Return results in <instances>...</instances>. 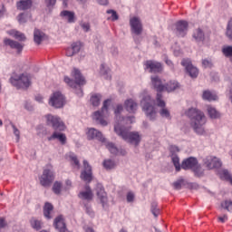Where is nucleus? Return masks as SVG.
Here are the masks:
<instances>
[{"instance_id": "25", "label": "nucleus", "mask_w": 232, "mask_h": 232, "mask_svg": "<svg viewBox=\"0 0 232 232\" xmlns=\"http://www.w3.org/2000/svg\"><path fill=\"white\" fill-rule=\"evenodd\" d=\"M57 139L63 146L66 144V134L54 131L52 136L48 137V140H55Z\"/></svg>"}, {"instance_id": "36", "label": "nucleus", "mask_w": 232, "mask_h": 232, "mask_svg": "<svg viewBox=\"0 0 232 232\" xmlns=\"http://www.w3.org/2000/svg\"><path fill=\"white\" fill-rule=\"evenodd\" d=\"M202 99L204 101H208L209 102H211V101H217L218 97L217 96V94L211 92L210 91H205L203 92Z\"/></svg>"}, {"instance_id": "31", "label": "nucleus", "mask_w": 232, "mask_h": 232, "mask_svg": "<svg viewBox=\"0 0 232 232\" xmlns=\"http://www.w3.org/2000/svg\"><path fill=\"white\" fill-rule=\"evenodd\" d=\"M44 37H46V34H44L41 30L34 29V41L36 44H41V43L44 41Z\"/></svg>"}, {"instance_id": "17", "label": "nucleus", "mask_w": 232, "mask_h": 232, "mask_svg": "<svg viewBox=\"0 0 232 232\" xmlns=\"http://www.w3.org/2000/svg\"><path fill=\"white\" fill-rule=\"evenodd\" d=\"M86 135L88 140H93V139H96V140H100V142H106V138H104L102 132L97 130L95 128L88 129Z\"/></svg>"}, {"instance_id": "20", "label": "nucleus", "mask_w": 232, "mask_h": 232, "mask_svg": "<svg viewBox=\"0 0 232 232\" xmlns=\"http://www.w3.org/2000/svg\"><path fill=\"white\" fill-rule=\"evenodd\" d=\"M79 198L81 200H86L87 202H91V200H93V192L92 191V188H90V185H85V190L81 191L78 194Z\"/></svg>"}, {"instance_id": "51", "label": "nucleus", "mask_w": 232, "mask_h": 232, "mask_svg": "<svg viewBox=\"0 0 232 232\" xmlns=\"http://www.w3.org/2000/svg\"><path fill=\"white\" fill-rule=\"evenodd\" d=\"M203 68H213V62L211 60L204 59L202 60Z\"/></svg>"}, {"instance_id": "18", "label": "nucleus", "mask_w": 232, "mask_h": 232, "mask_svg": "<svg viewBox=\"0 0 232 232\" xmlns=\"http://www.w3.org/2000/svg\"><path fill=\"white\" fill-rule=\"evenodd\" d=\"M145 66L147 70H150V73H159L162 72V64L159 62L147 61Z\"/></svg>"}, {"instance_id": "29", "label": "nucleus", "mask_w": 232, "mask_h": 232, "mask_svg": "<svg viewBox=\"0 0 232 232\" xmlns=\"http://www.w3.org/2000/svg\"><path fill=\"white\" fill-rule=\"evenodd\" d=\"M60 16L66 19L68 23H75V13L68 10H63L60 13Z\"/></svg>"}, {"instance_id": "32", "label": "nucleus", "mask_w": 232, "mask_h": 232, "mask_svg": "<svg viewBox=\"0 0 232 232\" xmlns=\"http://www.w3.org/2000/svg\"><path fill=\"white\" fill-rule=\"evenodd\" d=\"M207 111L208 117L211 119H220V112L215 107L208 105Z\"/></svg>"}, {"instance_id": "28", "label": "nucleus", "mask_w": 232, "mask_h": 232, "mask_svg": "<svg viewBox=\"0 0 232 232\" xmlns=\"http://www.w3.org/2000/svg\"><path fill=\"white\" fill-rule=\"evenodd\" d=\"M192 37L196 41V43H204V40L206 39V34H204V31H202V29L198 28L194 31Z\"/></svg>"}, {"instance_id": "15", "label": "nucleus", "mask_w": 232, "mask_h": 232, "mask_svg": "<svg viewBox=\"0 0 232 232\" xmlns=\"http://www.w3.org/2000/svg\"><path fill=\"white\" fill-rule=\"evenodd\" d=\"M181 65L184 66L186 72L192 79H197L198 77V69L191 63V60L183 59L181 61Z\"/></svg>"}, {"instance_id": "38", "label": "nucleus", "mask_w": 232, "mask_h": 232, "mask_svg": "<svg viewBox=\"0 0 232 232\" xmlns=\"http://www.w3.org/2000/svg\"><path fill=\"white\" fill-rule=\"evenodd\" d=\"M107 150H109L110 153L112 155H117L119 153V149L115 146L113 142H108L105 144Z\"/></svg>"}, {"instance_id": "14", "label": "nucleus", "mask_w": 232, "mask_h": 232, "mask_svg": "<svg viewBox=\"0 0 232 232\" xmlns=\"http://www.w3.org/2000/svg\"><path fill=\"white\" fill-rule=\"evenodd\" d=\"M49 104L53 108H63L64 106V95L61 92L53 93L49 100Z\"/></svg>"}, {"instance_id": "50", "label": "nucleus", "mask_w": 232, "mask_h": 232, "mask_svg": "<svg viewBox=\"0 0 232 232\" xmlns=\"http://www.w3.org/2000/svg\"><path fill=\"white\" fill-rule=\"evenodd\" d=\"M44 3L45 6H47L49 10H52V8H53V6H55L57 4V0H45Z\"/></svg>"}, {"instance_id": "9", "label": "nucleus", "mask_w": 232, "mask_h": 232, "mask_svg": "<svg viewBox=\"0 0 232 232\" xmlns=\"http://www.w3.org/2000/svg\"><path fill=\"white\" fill-rule=\"evenodd\" d=\"M53 180H55V172H53V169H44L42 176L40 177L41 186H44V188H48V186H50Z\"/></svg>"}, {"instance_id": "35", "label": "nucleus", "mask_w": 232, "mask_h": 232, "mask_svg": "<svg viewBox=\"0 0 232 232\" xmlns=\"http://www.w3.org/2000/svg\"><path fill=\"white\" fill-rule=\"evenodd\" d=\"M30 224L33 229H35V231H39L40 229H43V221L39 220L35 218H33L30 219Z\"/></svg>"}, {"instance_id": "5", "label": "nucleus", "mask_w": 232, "mask_h": 232, "mask_svg": "<svg viewBox=\"0 0 232 232\" xmlns=\"http://www.w3.org/2000/svg\"><path fill=\"white\" fill-rule=\"evenodd\" d=\"M11 84L15 86V88H30V84H32V75L28 74V72H24L18 76H14L10 79Z\"/></svg>"}, {"instance_id": "34", "label": "nucleus", "mask_w": 232, "mask_h": 232, "mask_svg": "<svg viewBox=\"0 0 232 232\" xmlns=\"http://www.w3.org/2000/svg\"><path fill=\"white\" fill-rule=\"evenodd\" d=\"M102 99V95L101 93H93L91 96L90 102L92 106H99L101 104V101Z\"/></svg>"}, {"instance_id": "7", "label": "nucleus", "mask_w": 232, "mask_h": 232, "mask_svg": "<svg viewBox=\"0 0 232 232\" xmlns=\"http://www.w3.org/2000/svg\"><path fill=\"white\" fill-rule=\"evenodd\" d=\"M72 77L74 78V81L72 80L70 77H64V82L68 84V86H77V84H86V80L81 71L77 68H73L72 71Z\"/></svg>"}, {"instance_id": "60", "label": "nucleus", "mask_w": 232, "mask_h": 232, "mask_svg": "<svg viewBox=\"0 0 232 232\" xmlns=\"http://www.w3.org/2000/svg\"><path fill=\"white\" fill-rule=\"evenodd\" d=\"M66 55L67 57H72V55H75V53H73V50L72 49V47L66 50Z\"/></svg>"}, {"instance_id": "23", "label": "nucleus", "mask_w": 232, "mask_h": 232, "mask_svg": "<svg viewBox=\"0 0 232 232\" xmlns=\"http://www.w3.org/2000/svg\"><path fill=\"white\" fill-rule=\"evenodd\" d=\"M33 5H34V2L32 0H20L16 2V8L17 10L24 12L26 10H30Z\"/></svg>"}, {"instance_id": "40", "label": "nucleus", "mask_w": 232, "mask_h": 232, "mask_svg": "<svg viewBox=\"0 0 232 232\" xmlns=\"http://www.w3.org/2000/svg\"><path fill=\"white\" fill-rule=\"evenodd\" d=\"M11 35H14L15 39H18V41H25L26 36H24V34L18 32V31H11L10 32Z\"/></svg>"}, {"instance_id": "26", "label": "nucleus", "mask_w": 232, "mask_h": 232, "mask_svg": "<svg viewBox=\"0 0 232 232\" xmlns=\"http://www.w3.org/2000/svg\"><path fill=\"white\" fill-rule=\"evenodd\" d=\"M57 139L63 146L66 144V134L54 131L52 136L48 137V140H55Z\"/></svg>"}, {"instance_id": "59", "label": "nucleus", "mask_w": 232, "mask_h": 232, "mask_svg": "<svg viewBox=\"0 0 232 232\" xmlns=\"http://www.w3.org/2000/svg\"><path fill=\"white\" fill-rule=\"evenodd\" d=\"M111 53L113 55V57H117L119 55V49H117L116 47H112L111 49Z\"/></svg>"}, {"instance_id": "33", "label": "nucleus", "mask_w": 232, "mask_h": 232, "mask_svg": "<svg viewBox=\"0 0 232 232\" xmlns=\"http://www.w3.org/2000/svg\"><path fill=\"white\" fill-rule=\"evenodd\" d=\"M53 211V205L46 202L44 207V216L47 220H50L52 218L51 213Z\"/></svg>"}, {"instance_id": "21", "label": "nucleus", "mask_w": 232, "mask_h": 232, "mask_svg": "<svg viewBox=\"0 0 232 232\" xmlns=\"http://www.w3.org/2000/svg\"><path fill=\"white\" fill-rule=\"evenodd\" d=\"M198 160L196 158L190 157L183 160L181 163L182 169H193L197 168Z\"/></svg>"}, {"instance_id": "39", "label": "nucleus", "mask_w": 232, "mask_h": 232, "mask_svg": "<svg viewBox=\"0 0 232 232\" xmlns=\"http://www.w3.org/2000/svg\"><path fill=\"white\" fill-rule=\"evenodd\" d=\"M172 163L174 164V167L176 168V171H180V159L179 156L173 154L171 156Z\"/></svg>"}, {"instance_id": "49", "label": "nucleus", "mask_w": 232, "mask_h": 232, "mask_svg": "<svg viewBox=\"0 0 232 232\" xmlns=\"http://www.w3.org/2000/svg\"><path fill=\"white\" fill-rule=\"evenodd\" d=\"M71 48H72L74 54L79 53V52H81V43H79V42L73 43L72 44Z\"/></svg>"}, {"instance_id": "27", "label": "nucleus", "mask_w": 232, "mask_h": 232, "mask_svg": "<svg viewBox=\"0 0 232 232\" xmlns=\"http://www.w3.org/2000/svg\"><path fill=\"white\" fill-rule=\"evenodd\" d=\"M137 108H139V104L132 99L125 102V109L127 111H129V113H135V111H137Z\"/></svg>"}, {"instance_id": "64", "label": "nucleus", "mask_w": 232, "mask_h": 232, "mask_svg": "<svg viewBox=\"0 0 232 232\" xmlns=\"http://www.w3.org/2000/svg\"><path fill=\"white\" fill-rule=\"evenodd\" d=\"M25 110H28L29 111H32V110H34V107L32 105H30V103L26 102L25 105Z\"/></svg>"}, {"instance_id": "3", "label": "nucleus", "mask_w": 232, "mask_h": 232, "mask_svg": "<svg viewBox=\"0 0 232 232\" xmlns=\"http://www.w3.org/2000/svg\"><path fill=\"white\" fill-rule=\"evenodd\" d=\"M114 131L119 137H121L123 140L129 142V144H134V146L140 144L141 137L138 131H128L119 125L114 126Z\"/></svg>"}, {"instance_id": "12", "label": "nucleus", "mask_w": 232, "mask_h": 232, "mask_svg": "<svg viewBox=\"0 0 232 232\" xmlns=\"http://www.w3.org/2000/svg\"><path fill=\"white\" fill-rule=\"evenodd\" d=\"M174 34L177 37H186L189 24L185 20H179L174 24Z\"/></svg>"}, {"instance_id": "62", "label": "nucleus", "mask_w": 232, "mask_h": 232, "mask_svg": "<svg viewBox=\"0 0 232 232\" xmlns=\"http://www.w3.org/2000/svg\"><path fill=\"white\" fill-rule=\"evenodd\" d=\"M99 5H102V6H106L108 5V0H97Z\"/></svg>"}, {"instance_id": "19", "label": "nucleus", "mask_w": 232, "mask_h": 232, "mask_svg": "<svg viewBox=\"0 0 232 232\" xmlns=\"http://www.w3.org/2000/svg\"><path fill=\"white\" fill-rule=\"evenodd\" d=\"M151 83L158 93L164 92L166 83H164V81H162L159 76H151Z\"/></svg>"}, {"instance_id": "1", "label": "nucleus", "mask_w": 232, "mask_h": 232, "mask_svg": "<svg viewBox=\"0 0 232 232\" xmlns=\"http://www.w3.org/2000/svg\"><path fill=\"white\" fill-rule=\"evenodd\" d=\"M187 117L190 119V126L193 128L195 133L198 135H204L206 130L204 125L206 124V115L202 111L197 108H190L186 111Z\"/></svg>"}, {"instance_id": "61", "label": "nucleus", "mask_w": 232, "mask_h": 232, "mask_svg": "<svg viewBox=\"0 0 232 232\" xmlns=\"http://www.w3.org/2000/svg\"><path fill=\"white\" fill-rule=\"evenodd\" d=\"M3 227H6V221L4 218H0V229H3Z\"/></svg>"}, {"instance_id": "45", "label": "nucleus", "mask_w": 232, "mask_h": 232, "mask_svg": "<svg viewBox=\"0 0 232 232\" xmlns=\"http://www.w3.org/2000/svg\"><path fill=\"white\" fill-rule=\"evenodd\" d=\"M192 170L195 173L196 177H204V169L201 166L197 165L195 168L192 169Z\"/></svg>"}, {"instance_id": "54", "label": "nucleus", "mask_w": 232, "mask_h": 232, "mask_svg": "<svg viewBox=\"0 0 232 232\" xmlns=\"http://www.w3.org/2000/svg\"><path fill=\"white\" fill-rule=\"evenodd\" d=\"M107 14H111V21L119 20V14H117V12L115 10H107Z\"/></svg>"}, {"instance_id": "46", "label": "nucleus", "mask_w": 232, "mask_h": 232, "mask_svg": "<svg viewBox=\"0 0 232 232\" xmlns=\"http://www.w3.org/2000/svg\"><path fill=\"white\" fill-rule=\"evenodd\" d=\"M100 72L102 75H107L106 79H111V76L108 75L110 73V69L106 68L104 63H102Z\"/></svg>"}, {"instance_id": "37", "label": "nucleus", "mask_w": 232, "mask_h": 232, "mask_svg": "<svg viewBox=\"0 0 232 232\" xmlns=\"http://www.w3.org/2000/svg\"><path fill=\"white\" fill-rule=\"evenodd\" d=\"M102 165L105 169H115V168H117V163L115 160L111 159L104 160Z\"/></svg>"}, {"instance_id": "10", "label": "nucleus", "mask_w": 232, "mask_h": 232, "mask_svg": "<svg viewBox=\"0 0 232 232\" xmlns=\"http://www.w3.org/2000/svg\"><path fill=\"white\" fill-rule=\"evenodd\" d=\"M80 179L86 182V184H90L93 180V171L92 169V165L88 160H83V169L81 172Z\"/></svg>"}, {"instance_id": "57", "label": "nucleus", "mask_w": 232, "mask_h": 232, "mask_svg": "<svg viewBox=\"0 0 232 232\" xmlns=\"http://www.w3.org/2000/svg\"><path fill=\"white\" fill-rule=\"evenodd\" d=\"M135 200V194L133 192L127 193V202H133Z\"/></svg>"}, {"instance_id": "2", "label": "nucleus", "mask_w": 232, "mask_h": 232, "mask_svg": "<svg viewBox=\"0 0 232 232\" xmlns=\"http://www.w3.org/2000/svg\"><path fill=\"white\" fill-rule=\"evenodd\" d=\"M140 107L142 111L145 112L146 117H148L150 121H155L157 117V110L155 109V100L151 98L148 92L143 91L140 95Z\"/></svg>"}, {"instance_id": "48", "label": "nucleus", "mask_w": 232, "mask_h": 232, "mask_svg": "<svg viewBox=\"0 0 232 232\" xmlns=\"http://www.w3.org/2000/svg\"><path fill=\"white\" fill-rule=\"evenodd\" d=\"M80 26L82 28V30H83V32H85L87 34V32H90L92 26L90 25V23L88 22H81L80 23Z\"/></svg>"}, {"instance_id": "63", "label": "nucleus", "mask_w": 232, "mask_h": 232, "mask_svg": "<svg viewBox=\"0 0 232 232\" xmlns=\"http://www.w3.org/2000/svg\"><path fill=\"white\" fill-rule=\"evenodd\" d=\"M218 220H219L220 222H222V223L227 222V216L224 215L223 217H219V218H218Z\"/></svg>"}, {"instance_id": "16", "label": "nucleus", "mask_w": 232, "mask_h": 232, "mask_svg": "<svg viewBox=\"0 0 232 232\" xmlns=\"http://www.w3.org/2000/svg\"><path fill=\"white\" fill-rule=\"evenodd\" d=\"M96 193L103 209H108V194L106 193V191H104V188L102 187V185L97 186Z\"/></svg>"}, {"instance_id": "8", "label": "nucleus", "mask_w": 232, "mask_h": 232, "mask_svg": "<svg viewBox=\"0 0 232 232\" xmlns=\"http://www.w3.org/2000/svg\"><path fill=\"white\" fill-rule=\"evenodd\" d=\"M45 119L48 126H52L53 130H58L59 131H64L66 130V125L64 124V121L61 120L59 116L48 114L45 116Z\"/></svg>"}, {"instance_id": "41", "label": "nucleus", "mask_w": 232, "mask_h": 232, "mask_svg": "<svg viewBox=\"0 0 232 232\" xmlns=\"http://www.w3.org/2000/svg\"><path fill=\"white\" fill-rule=\"evenodd\" d=\"M221 208L223 209H226L227 211H229V213H232V200H225L221 202Z\"/></svg>"}, {"instance_id": "43", "label": "nucleus", "mask_w": 232, "mask_h": 232, "mask_svg": "<svg viewBox=\"0 0 232 232\" xmlns=\"http://www.w3.org/2000/svg\"><path fill=\"white\" fill-rule=\"evenodd\" d=\"M81 86H84V84H77L71 86V88L74 89V93H76L78 97H82V95H84V93L82 92V88Z\"/></svg>"}, {"instance_id": "24", "label": "nucleus", "mask_w": 232, "mask_h": 232, "mask_svg": "<svg viewBox=\"0 0 232 232\" xmlns=\"http://www.w3.org/2000/svg\"><path fill=\"white\" fill-rule=\"evenodd\" d=\"M66 158L69 162H71V165L72 168H74V169H81V162L79 161L77 155H75L73 152H69L66 155Z\"/></svg>"}, {"instance_id": "58", "label": "nucleus", "mask_w": 232, "mask_h": 232, "mask_svg": "<svg viewBox=\"0 0 232 232\" xmlns=\"http://www.w3.org/2000/svg\"><path fill=\"white\" fill-rule=\"evenodd\" d=\"M85 211L89 217H95V213H93L92 207L85 206Z\"/></svg>"}, {"instance_id": "42", "label": "nucleus", "mask_w": 232, "mask_h": 232, "mask_svg": "<svg viewBox=\"0 0 232 232\" xmlns=\"http://www.w3.org/2000/svg\"><path fill=\"white\" fill-rule=\"evenodd\" d=\"M61 189H63V183L55 181L53 186V191L55 195H61Z\"/></svg>"}, {"instance_id": "6", "label": "nucleus", "mask_w": 232, "mask_h": 232, "mask_svg": "<svg viewBox=\"0 0 232 232\" xmlns=\"http://www.w3.org/2000/svg\"><path fill=\"white\" fill-rule=\"evenodd\" d=\"M130 26L134 43H136V44H139V43H140V37H139V35L142 34L143 30L140 18L137 16H133L132 18H130Z\"/></svg>"}, {"instance_id": "11", "label": "nucleus", "mask_w": 232, "mask_h": 232, "mask_svg": "<svg viewBox=\"0 0 232 232\" xmlns=\"http://www.w3.org/2000/svg\"><path fill=\"white\" fill-rule=\"evenodd\" d=\"M156 102H157V106L159 108H161L160 110V117H163V119H168L169 121H171V114L169 112V110L166 108V102L162 100V93H157Z\"/></svg>"}, {"instance_id": "4", "label": "nucleus", "mask_w": 232, "mask_h": 232, "mask_svg": "<svg viewBox=\"0 0 232 232\" xmlns=\"http://www.w3.org/2000/svg\"><path fill=\"white\" fill-rule=\"evenodd\" d=\"M110 102L111 100L107 99L103 102V105L102 107V111H97L93 113L92 119L97 122V124H101V126H108V121H106V117H108V108L110 106Z\"/></svg>"}, {"instance_id": "47", "label": "nucleus", "mask_w": 232, "mask_h": 232, "mask_svg": "<svg viewBox=\"0 0 232 232\" xmlns=\"http://www.w3.org/2000/svg\"><path fill=\"white\" fill-rule=\"evenodd\" d=\"M221 179H225V180H229L231 179V174L227 169H223L219 173Z\"/></svg>"}, {"instance_id": "44", "label": "nucleus", "mask_w": 232, "mask_h": 232, "mask_svg": "<svg viewBox=\"0 0 232 232\" xmlns=\"http://www.w3.org/2000/svg\"><path fill=\"white\" fill-rule=\"evenodd\" d=\"M157 206V202H152L150 207V211L155 218H158L160 213V209H159Z\"/></svg>"}, {"instance_id": "52", "label": "nucleus", "mask_w": 232, "mask_h": 232, "mask_svg": "<svg viewBox=\"0 0 232 232\" xmlns=\"http://www.w3.org/2000/svg\"><path fill=\"white\" fill-rule=\"evenodd\" d=\"M182 184H184V179H178L173 183L174 189H182Z\"/></svg>"}, {"instance_id": "13", "label": "nucleus", "mask_w": 232, "mask_h": 232, "mask_svg": "<svg viewBox=\"0 0 232 232\" xmlns=\"http://www.w3.org/2000/svg\"><path fill=\"white\" fill-rule=\"evenodd\" d=\"M203 164L208 169H218V168H222V160L215 156H207L203 160Z\"/></svg>"}, {"instance_id": "30", "label": "nucleus", "mask_w": 232, "mask_h": 232, "mask_svg": "<svg viewBox=\"0 0 232 232\" xmlns=\"http://www.w3.org/2000/svg\"><path fill=\"white\" fill-rule=\"evenodd\" d=\"M178 88H180V83L175 80H172L165 84L164 92H175V90H178Z\"/></svg>"}, {"instance_id": "53", "label": "nucleus", "mask_w": 232, "mask_h": 232, "mask_svg": "<svg viewBox=\"0 0 232 232\" xmlns=\"http://www.w3.org/2000/svg\"><path fill=\"white\" fill-rule=\"evenodd\" d=\"M11 126L13 128L14 135H15L16 140H19V139L21 137V132L19 131V129L17 127H15V125L12 122H11Z\"/></svg>"}, {"instance_id": "56", "label": "nucleus", "mask_w": 232, "mask_h": 232, "mask_svg": "<svg viewBox=\"0 0 232 232\" xmlns=\"http://www.w3.org/2000/svg\"><path fill=\"white\" fill-rule=\"evenodd\" d=\"M122 110H124L122 105H121V104L117 105L116 109L114 110V113L116 115V118L121 117V112L122 111Z\"/></svg>"}, {"instance_id": "55", "label": "nucleus", "mask_w": 232, "mask_h": 232, "mask_svg": "<svg viewBox=\"0 0 232 232\" xmlns=\"http://www.w3.org/2000/svg\"><path fill=\"white\" fill-rule=\"evenodd\" d=\"M17 19L20 24H24V23H26V14L24 13H21L18 14Z\"/></svg>"}, {"instance_id": "22", "label": "nucleus", "mask_w": 232, "mask_h": 232, "mask_svg": "<svg viewBox=\"0 0 232 232\" xmlns=\"http://www.w3.org/2000/svg\"><path fill=\"white\" fill-rule=\"evenodd\" d=\"M4 43L5 46H10L13 50H17L18 53H21V52H23V48H24V45L19 44V42L8 38H5Z\"/></svg>"}]
</instances>
